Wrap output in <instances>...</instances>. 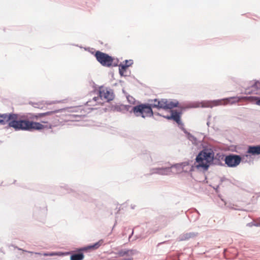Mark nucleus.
I'll return each instance as SVG.
<instances>
[{
	"label": "nucleus",
	"mask_w": 260,
	"mask_h": 260,
	"mask_svg": "<svg viewBox=\"0 0 260 260\" xmlns=\"http://www.w3.org/2000/svg\"><path fill=\"white\" fill-rule=\"evenodd\" d=\"M92 100L96 102V104H103V103L102 102V99L101 98V97L99 95H97L96 96H94L93 98H92Z\"/></svg>",
	"instance_id": "obj_33"
},
{
	"label": "nucleus",
	"mask_w": 260,
	"mask_h": 260,
	"mask_svg": "<svg viewBox=\"0 0 260 260\" xmlns=\"http://www.w3.org/2000/svg\"><path fill=\"white\" fill-rule=\"evenodd\" d=\"M224 166L229 168H236L241 163V158L238 154L229 153L225 157Z\"/></svg>",
	"instance_id": "obj_12"
},
{
	"label": "nucleus",
	"mask_w": 260,
	"mask_h": 260,
	"mask_svg": "<svg viewBox=\"0 0 260 260\" xmlns=\"http://www.w3.org/2000/svg\"><path fill=\"white\" fill-rule=\"evenodd\" d=\"M137 253V251L136 249L127 248L120 249L118 250L117 252H113L114 254L119 257L133 256Z\"/></svg>",
	"instance_id": "obj_16"
},
{
	"label": "nucleus",
	"mask_w": 260,
	"mask_h": 260,
	"mask_svg": "<svg viewBox=\"0 0 260 260\" xmlns=\"http://www.w3.org/2000/svg\"><path fill=\"white\" fill-rule=\"evenodd\" d=\"M122 92L124 94V95L126 96V95H128V94L125 91L124 88L122 89Z\"/></svg>",
	"instance_id": "obj_40"
},
{
	"label": "nucleus",
	"mask_w": 260,
	"mask_h": 260,
	"mask_svg": "<svg viewBox=\"0 0 260 260\" xmlns=\"http://www.w3.org/2000/svg\"><path fill=\"white\" fill-rule=\"evenodd\" d=\"M177 119L175 122L177 124L178 127L185 133L187 130L185 128L184 123L181 120V114H179Z\"/></svg>",
	"instance_id": "obj_26"
},
{
	"label": "nucleus",
	"mask_w": 260,
	"mask_h": 260,
	"mask_svg": "<svg viewBox=\"0 0 260 260\" xmlns=\"http://www.w3.org/2000/svg\"><path fill=\"white\" fill-rule=\"evenodd\" d=\"M148 103H141L138 102V104L132 108V111L136 117H141L145 118L146 117H153L154 112L153 108L157 110L163 109L167 110L168 99H149Z\"/></svg>",
	"instance_id": "obj_2"
},
{
	"label": "nucleus",
	"mask_w": 260,
	"mask_h": 260,
	"mask_svg": "<svg viewBox=\"0 0 260 260\" xmlns=\"http://www.w3.org/2000/svg\"><path fill=\"white\" fill-rule=\"evenodd\" d=\"M84 200H85V201H90V200L89 199H87V198H84Z\"/></svg>",
	"instance_id": "obj_45"
},
{
	"label": "nucleus",
	"mask_w": 260,
	"mask_h": 260,
	"mask_svg": "<svg viewBox=\"0 0 260 260\" xmlns=\"http://www.w3.org/2000/svg\"><path fill=\"white\" fill-rule=\"evenodd\" d=\"M199 235V233L197 232H189V233H183L181 234L178 239L179 241H186L190 239L193 238L197 236H198Z\"/></svg>",
	"instance_id": "obj_19"
},
{
	"label": "nucleus",
	"mask_w": 260,
	"mask_h": 260,
	"mask_svg": "<svg viewBox=\"0 0 260 260\" xmlns=\"http://www.w3.org/2000/svg\"><path fill=\"white\" fill-rule=\"evenodd\" d=\"M119 62V59L118 58H115L114 57L112 56V67H119L118 64Z\"/></svg>",
	"instance_id": "obj_34"
},
{
	"label": "nucleus",
	"mask_w": 260,
	"mask_h": 260,
	"mask_svg": "<svg viewBox=\"0 0 260 260\" xmlns=\"http://www.w3.org/2000/svg\"><path fill=\"white\" fill-rule=\"evenodd\" d=\"M61 111V110L48 111L45 113H38L34 115L36 119H40L42 123H49L53 122L55 117V114Z\"/></svg>",
	"instance_id": "obj_11"
},
{
	"label": "nucleus",
	"mask_w": 260,
	"mask_h": 260,
	"mask_svg": "<svg viewBox=\"0 0 260 260\" xmlns=\"http://www.w3.org/2000/svg\"><path fill=\"white\" fill-rule=\"evenodd\" d=\"M126 80L132 83H134V80H136L138 81L137 79H136L134 76H131L130 75H128V76L126 77Z\"/></svg>",
	"instance_id": "obj_32"
},
{
	"label": "nucleus",
	"mask_w": 260,
	"mask_h": 260,
	"mask_svg": "<svg viewBox=\"0 0 260 260\" xmlns=\"http://www.w3.org/2000/svg\"><path fill=\"white\" fill-rule=\"evenodd\" d=\"M51 127H52V125L50 124V125H49V128H51Z\"/></svg>",
	"instance_id": "obj_52"
},
{
	"label": "nucleus",
	"mask_w": 260,
	"mask_h": 260,
	"mask_svg": "<svg viewBox=\"0 0 260 260\" xmlns=\"http://www.w3.org/2000/svg\"><path fill=\"white\" fill-rule=\"evenodd\" d=\"M241 158V162L250 163L251 160L250 158L252 156L260 155V144L248 145L247 148L244 152L241 154H238Z\"/></svg>",
	"instance_id": "obj_7"
},
{
	"label": "nucleus",
	"mask_w": 260,
	"mask_h": 260,
	"mask_svg": "<svg viewBox=\"0 0 260 260\" xmlns=\"http://www.w3.org/2000/svg\"><path fill=\"white\" fill-rule=\"evenodd\" d=\"M179 114H181V112H177V110H171L170 111V115H164L162 117L166 118L168 120H173L175 121L176 119H177V117Z\"/></svg>",
	"instance_id": "obj_21"
},
{
	"label": "nucleus",
	"mask_w": 260,
	"mask_h": 260,
	"mask_svg": "<svg viewBox=\"0 0 260 260\" xmlns=\"http://www.w3.org/2000/svg\"><path fill=\"white\" fill-rule=\"evenodd\" d=\"M253 225L255 226L259 227V226H260V223L254 222V224H253Z\"/></svg>",
	"instance_id": "obj_39"
},
{
	"label": "nucleus",
	"mask_w": 260,
	"mask_h": 260,
	"mask_svg": "<svg viewBox=\"0 0 260 260\" xmlns=\"http://www.w3.org/2000/svg\"><path fill=\"white\" fill-rule=\"evenodd\" d=\"M260 90V80H255L250 86L245 89L244 93L246 94H257Z\"/></svg>",
	"instance_id": "obj_14"
},
{
	"label": "nucleus",
	"mask_w": 260,
	"mask_h": 260,
	"mask_svg": "<svg viewBox=\"0 0 260 260\" xmlns=\"http://www.w3.org/2000/svg\"><path fill=\"white\" fill-rule=\"evenodd\" d=\"M165 243V242H160V243H159L158 244V245H160V244H163V243Z\"/></svg>",
	"instance_id": "obj_48"
},
{
	"label": "nucleus",
	"mask_w": 260,
	"mask_h": 260,
	"mask_svg": "<svg viewBox=\"0 0 260 260\" xmlns=\"http://www.w3.org/2000/svg\"><path fill=\"white\" fill-rule=\"evenodd\" d=\"M226 156V154L220 152L215 153V151H214L213 160L214 166H224V163H223L222 161H223L225 162V157Z\"/></svg>",
	"instance_id": "obj_17"
},
{
	"label": "nucleus",
	"mask_w": 260,
	"mask_h": 260,
	"mask_svg": "<svg viewBox=\"0 0 260 260\" xmlns=\"http://www.w3.org/2000/svg\"><path fill=\"white\" fill-rule=\"evenodd\" d=\"M134 61L132 59H125L122 62H120L119 64V68L126 71L127 68L132 66Z\"/></svg>",
	"instance_id": "obj_22"
},
{
	"label": "nucleus",
	"mask_w": 260,
	"mask_h": 260,
	"mask_svg": "<svg viewBox=\"0 0 260 260\" xmlns=\"http://www.w3.org/2000/svg\"><path fill=\"white\" fill-rule=\"evenodd\" d=\"M143 158L145 160L146 162L148 165H151L153 164V160L151 158L150 153H147L144 154Z\"/></svg>",
	"instance_id": "obj_29"
},
{
	"label": "nucleus",
	"mask_w": 260,
	"mask_h": 260,
	"mask_svg": "<svg viewBox=\"0 0 260 260\" xmlns=\"http://www.w3.org/2000/svg\"><path fill=\"white\" fill-rule=\"evenodd\" d=\"M78 251V253L71 255V260H81V248H79Z\"/></svg>",
	"instance_id": "obj_28"
},
{
	"label": "nucleus",
	"mask_w": 260,
	"mask_h": 260,
	"mask_svg": "<svg viewBox=\"0 0 260 260\" xmlns=\"http://www.w3.org/2000/svg\"><path fill=\"white\" fill-rule=\"evenodd\" d=\"M249 98H251L252 99L255 101L254 103L255 105L260 106V96H250Z\"/></svg>",
	"instance_id": "obj_31"
},
{
	"label": "nucleus",
	"mask_w": 260,
	"mask_h": 260,
	"mask_svg": "<svg viewBox=\"0 0 260 260\" xmlns=\"http://www.w3.org/2000/svg\"><path fill=\"white\" fill-rule=\"evenodd\" d=\"M224 178H221V182L223 181V180H224Z\"/></svg>",
	"instance_id": "obj_50"
},
{
	"label": "nucleus",
	"mask_w": 260,
	"mask_h": 260,
	"mask_svg": "<svg viewBox=\"0 0 260 260\" xmlns=\"http://www.w3.org/2000/svg\"><path fill=\"white\" fill-rule=\"evenodd\" d=\"M44 127L45 126L39 122L21 119L19 131H31L34 129L40 130Z\"/></svg>",
	"instance_id": "obj_9"
},
{
	"label": "nucleus",
	"mask_w": 260,
	"mask_h": 260,
	"mask_svg": "<svg viewBox=\"0 0 260 260\" xmlns=\"http://www.w3.org/2000/svg\"><path fill=\"white\" fill-rule=\"evenodd\" d=\"M133 233H134V232L132 231L131 235L129 236V238H128L129 239H130V238L132 236Z\"/></svg>",
	"instance_id": "obj_44"
},
{
	"label": "nucleus",
	"mask_w": 260,
	"mask_h": 260,
	"mask_svg": "<svg viewBox=\"0 0 260 260\" xmlns=\"http://www.w3.org/2000/svg\"><path fill=\"white\" fill-rule=\"evenodd\" d=\"M193 161L192 160H188L187 161H183L182 162L174 164L171 165L170 169L172 171V169H175L176 172H184L188 173L191 174V172L195 170H191V165L192 164Z\"/></svg>",
	"instance_id": "obj_10"
},
{
	"label": "nucleus",
	"mask_w": 260,
	"mask_h": 260,
	"mask_svg": "<svg viewBox=\"0 0 260 260\" xmlns=\"http://www.w3.org/2000/svg\"><path fill=\"white\" fill-rule=\"evenodd\" d=\"M155 115H157V116H160V117H162L163 115H162L161 114H160V113L159 112H156L155 113Z\"/></svg>",
	"instance_id": "obj_41"
},
{
	"label": "nucleus",
	"mask_w": 260,
	"mask_h": 260,
	"mask_svg": "<svg viewBox=\"0 0 260 260\" xmlns=\"http://www.w3.org/2000/svg\"><path fill=\"white\" fill-rule=\"evenodd\" d=\"M126 99L127 102L131 104L134 105L136 102L135 99L129 94L126 95Z\"/></svg>",
	"instance_id": "obj_30"
},
{
	"label": "nucleus",
	"mask_w": 260,
	"mask_h": 260,
	"mask_svg": "<svg viewBox=\"0 0 260 260\" xmlns=\"http://www.w3.org/2000/svg\"><path fill=\"white\" fill-rule=\"evenodd\" d=\"M134 107L128 105L118 104L112 106V109L113 110L118 112H124L129 111L131 113H134V112L132 111V108Z\"/></svg>",
	"instance_id": "obj_18"
},
{
	"label": "nucleus",
	"mask_w": 260,
	"mask_h": 260,
	"mask_svg": "<svg viewBox=\"0 0 260 260\" xmlns=\"http://www.w3.org/2000/svg\"><path fill=\"white\" fill-rule=\"evenodd\" d=\"M241 99V97L240 96H231V97H229V98H226L225 99H221V104H219V105H222L223 104V100H226L229 103H230V104H234L237 102H238L239 101V100Z\"/></svg>",
	"instance_id": "obj_24"
},
{
	"label": "nucleus",
	"mask_w": 260,
	"mask_h": 260,
	"mask_svg": "<svg viewBox=\"0 0 260 260\" xmlns=\"http://www.w3.org/2000/svg\"><path fill=\"white\" fill-rule=\"evenodd\" d=\"M218 187H219V186L218 185V186H217L216 188H214L216 191L217 190V188H218Z\"/></svg>",
	"instance_id": "obj_49"
},
{
	"label": "nucleus",
	"mask_w": 260,
	"mask_h": 260,
	"mask_svg": "<svg viewBox=\"0 0 260 260\" xmlns=\"http://www.w3.org/2000/svg\"><path fill=\"white\" fill-rule=\"evenodd\" d=\"M104 240L103 239H101L95 243L90 244L82 247V259H83L84 257V255L83 254L84 252H90L98 249L104 244Z\"/></svg>",
	"instance_id": "obj_13"
},
{
	"label": "nucleus",
	"mask_w": 260,
	"mask_h": 260,
	"mask_svg": "<svg viewBox=\"0 0 260 260\" xmlns=\"http://www.w3.org/2000/svg\"><path fill=\"white\" fill-rule=\"evenodd\" d=\"M209 124H210V122L208 121H207V125L209 126Z\"/></svg>",
	"instance_id": "obj_47"
},
{
	"label": "nucleus",
	"mask_w": 260,
	"mask_h": 260,
	"mask_svg": "<svg viewBox=\"0 0 260 260\" xmlns=\"http://www.w3.org/2000/svg\"><path fill=\"white\" fill-rule=\"evenodd\" d=\"M119 83L121 84V86H123V83H124L123 81L120 80H119Z\"/></svg>",
	"instance_id": "obj_42"
},
{
	"label": "nucleus",
	"mask_w": 260,
	"mask_h": 260,
	"mask_svg": "<svg viewBox=\"0 0 260 260\" xmlns=\"http://www.w3.org/2000/svg\"><path fill=\"white\" fill-rule=\"evenodd\" d=\"M94 57L102 66L112 67V56L109 54L98 50L94 52Z\"/></svg>",
	"instance_id": "obj_8"
},
{
	"label": "nucleus",
	"mask_w": 260,
	"mask_h": 260,
	"mask_svg": "<svg viewBox=\"0 0 260 260\" xmlns=\"http://www.w3.org/2000/svg\"><path fill=\"white\" fill-rule=\"evenodd\" d=\"M90 84H92L93 87L92 92L99 95L102 99V100H105L106 102H110L114 99L115 94L113 90L110 87L105 88L103 85L98 86L93 81H91Z\"/></svg>",
	"instance_id": "obj_4"
},
{
	"label": "nucleus",
	"mask_w": 260,
	"mask_h": 260,
	"mask_svg": "<svg viewBox=\"0 0 260 260\" xmlns=\"http://www.w3.org/2000/svg\"><path fill=\"white\" fill-rule=\"evenodd\" d=\"M126 71H125L124 70H122L120 68H119V74L120 76V77H126L128 76V75H126V74H124V73Z\"/></svg>",
	"instance_id": "obj_36"
},
{
	"label": "nucleus",
	"mask_w": 260,
	"mask_h": 260,
	"mask_svg": "<svg viewBox=\"0 0 260 260\" xmlns=\"http://www.w3.org/2000/svg\"><path fill=\"white\" fill-rule=\"evenodd\" d=\"M253 224H254V222H251L250 223H247V225L248 226L251 227L252 226H254Z\"/></svg>",
	"instance_id": "obj_38"
},
{
	"label": "nucleus",
	"mask_w": 260,
	"mask_h": 260,
	"mask_svg": "<svg viewBox=\"0 0 260 260\" xmlns=\"http://www.w3.org/2000/svg\"><path fill=\"white\" fill-rule=\"evenodd\" d=\"M179 102L176 100H174L173 101L171 102H169L168 101L167 110L172 109L174 108H178L179 107Z\"/></svg>",
	"instance_id": "obj_27"
},
{
	"label": "nucleus",
	"mask_w": 260,
	"mask_h": 260,
	"mask_svg": "<svg viewBox=\"0 0 260 260\" xmlns=\"http://www.w3.org/2000/svg\"><path fill=\"white\" fill-rule=\"evenodd\" d=\"M241 158V162L250 163L251 160L250 158L252 156L260 155V144L248 145L247 148L244 152L241 154H238Z\"/></svg>",
	"instance_id": "obj_6"
},
{
	"label": "nucleus",
	"mask_w": 260,
	"mask_h": 260,
	"mask_svg": "<svg viewBox=\"0 0 260 260\" xmlns=\"http://www.w3.org/2000/svg\"><path fill=\"white\" fill-rule=\"evenodd\" d=\"M194 213L197 214V216L194 219V221H196L197 219H198L199 218V216L200 215V214L199 212L196 209H194Z\"/></svg>",
	"instance_id": "obj_37"
},
{
	"label": "nucleus",
	"mask_w": 260,
	"mask_h": 260,
	"mask_svg": "<svg viewBox=\"0 0 260 260\" xmlns=\"http://www.w3.org/2000/svg\"><path fill=\"white\" fill-rule=\"evenodd\" d=\"M85 50H87L89 51L91 54H93L94 56V52L96 51L97 50H95L93 48H90V47H85L84 48Z\"/></svg>",
	"instance_id": "obj_35"
},
{
	"label": "nucleus",
	"mask_w": 260,
	"mask_h": 260,
	"mask_svg": "<svg viewBox=\"0 0 260 260\" xmlns=\"http://www.w3.org/2000/svg\"><path fill=\"white\" fill-rule=\"evenodd\" d=\"M185 169H189V166H187V167H185Z\"/></svg>",
	"instance_id": "obj_51"
},
{
	"label": "nucleus",
	"mask_w": 260,
	"mask_h": 260,
	"mask_svg": "<svg viewBox=\"0 0 260 260\" xmlns=\"http://www.w3.org/2000/svg\"><path fill=\"white\" fill-rule=\"evenodd\" d=\"M229 149L230 151L232 152H235L239 154H241V153H243V152H244V151L246 150L241 146L235 145H230L229 146Z\"/></svg>",
	"instance_id": "obj_23"
},
{
	"label": "nucleus",
	"mask_w": 260,
	"mask_h": 260,
	"mask_svg": "<svg viewBox=\"0 0 260 260\" xmlns=\"http://www.w3.org/2000/svg\"><path fill=\"white\" fill-rule=\"evenodd\" d=\"M24 252H28V253H32L33 252H30V251H28L27 250H22Z\"/></svg>",
	"instance_id": "obj_43"
},
{
	"label": "nucleus",
	"mask_w": 260,
	"mask_h": 260,
	"mask_svg": "<svg viewBox=\"0 0 260 260\" xmlns=\"http://www.w3.org/2000/svg\"><path fill=\"white\" fill-rule=\"evenodd\" d=\"M151 174H156L160 175H169L172 172L169 167H162L152 168Z\"/></svg>",
	"instance_id": "obj_15"
},
{
	"label": "nucleus",
	"mask_w": 260,
	"mask_h": 260,
	"mask_svg": "<svg viewBox=\"0 0 260 260\" xmlns=\"http://www.w3.org/2000/svg\"><path fill=\"white\" fill-rule=\"evenodd\" d=\"M202 149L196 155L194 161L191 165V170H198L203 173L207 172L211 166H214V151L216 148L212 144L200 141Z\"/></svg>",
	"instance_id": "obj_1"
},
{
	"label": "nucleus",
	"mask_w": 260,
	"mask_h": 260,
	"mask_svg": "<svg viewBox=\"0 0 260 260\" xmlns=\"http://www.w3.org/2000/svg\"><path fill=\"white\" fill-rule=\"evenodd\" d=\"M36 254L38 255H43L44 256H63L66 255H69L71 254V251L68 252H45L43 253L40 252H35Z\"/></svg>",
	"instance_id": "obj_20"
},
{
	"label": "nucleus",
	"mask_w": 260,
	"mask_h": 260,
	"mask_svg": "<svg viewBox=\"0 0 260 260\" xmlns=\"http://www.w3.org/2000/svg\"><path fill=\"white\" fill-rule=\"evenodd\" d=\"M186 138L192 142L193 145H198V143H200V141H198L197 138L192 135L191 133L188 132L187 131L184 133Z\"/></svg>",
	"instance_id": "obj_25"
},
{
	"label": "nucleus",
	"mask_w": 260,
	"mask_h": 260,
	"mask_svg": "<svg viewBox=\"0 0 260 260\" xmlns=\"http://www.w3.org/2000/svg\"><path fill=\"white\" fill-rule=\"evenodd\" d=\"M221 104V100H215L213 101H206L202 102H188L184 105H179L178 107L179 110H177V112H181V115L183 111L187 109L190 108H197L199 107L202 108H212L214 106H218Z\"/></svg>",
	"instance_id": "obj_3"
},
{
	"label": "nucleus",
	"mask_w": 260,
	"mask_h": 260,
	"mask_svg": "<svg viewBox=\"0 0 260 260\" xmlns=\"http://www.w3.org/2000/svg\"><path fill=\"white\" fill-rule=\"evenodd\" d=\"M1 125L8 124V127H13L16 131H19L21 120L18 119V115L14 113L1 114Z\"/></svg>",
	"instance_id": "obj_5"
},
{
	"label": "nucleus",
	"mask_w": 260,
	"mask_h": 260,
	"mask_svg": "<svg viewBox=\"0 0 260 260\" xmlns=\"http://www.w3.org/2000/svg\"><path fill=\"white\" fill-rule=\"evenodd\" d=\"M256 194H257L258 197H259L260 196V192L256 193Z\"/></svg>",
	"instance_id": "obj_46"
}]
</instances>
